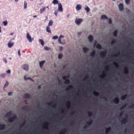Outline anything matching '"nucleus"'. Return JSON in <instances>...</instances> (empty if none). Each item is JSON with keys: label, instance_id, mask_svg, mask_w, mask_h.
Segmentation results:
<instances>
[{"label": "nucleus", "instance_id": "f257e3e1", "mask_svg": "<svg viewBox=\"0 0 134 134\" xmlns=\"http://www.w3.org/2000/svg\"><path fill=\"white\" fill-rule=\"evenodd\" d=\"M64 36L62 35H60L58 39V41L60 43L64 45L66 43L65 40L64 39Z\"/></svg>", "mask_w": 134, "mask_h": 134}, {"label": "nucleus", "instance_id": "f03ea898", "mask_svg": "<svg viewBox=\"0 0 134 134\" xmlns=\"http://www.w3.org/2000/svg\"><path fill=\"white\" fill-rule=\"evenodd\" d=\"M83 19L81 18H77L75 19V23L76 25H79L82 22Z\"/></svg>", "mask_w": 134, "mask_h": 134}, {"label": "nucleus", "instance_id": "7ed1b4c3", "mask_svg": "<svg viewBox=\"0 0 134 134\" xmlns=\"http://www.w3.org/2000/svg\"><path fill=\"white\" fill-rule=\"evenodd\" d=\"M26 37L29 42L30 43L32 42V40H34V39L33 38H31V36L30 35L29 33H27Z\"/></svg>", "mask_w": 134, "mask_h": 134}, {"label": "nucleus", "instance_id": "20e7f679", "mask_svg": "<svg viewBox=\"0 0 134 134\" xmlns=\"http://www.w3.org/2000/svg\"><path fill=\"white\" fill-rule=\"evenodd\" d=\"M58 10L59 11L61 12H63V8L62 4L61 3H59L58 4Z\"/></svg>", "mask_w": 134, "mask_h": 134}, {"label": "nucleus", "instance_id": "39448f33", "mask_svg": "<svg viewBox=\"0 0 134 134\" xmlns=\"http://www.w3.org/2000/svg\"><path fill=\"white\" fill-rule=\"evenodd\" d=\"M82 8L81 5L80 4H76L75 7V9L77 11H79Z\"/></svg>", "mask_w": 134, "mask_h": 134}, {"label": "nucleus", "instance_id": "423d86ee", "mask_svg": "<svg viewBox=\"0 0 134 134\" xmlns=\"http://www.w3.org/2000/svg\"><path fill=\"white\" fill-rule=\"evenodd\" d=\"M22 68L26 71L28 70V66L27 65H24L22 66Z\"/></svg>", "mask_w": 134, "mask_h": 134}, {"label": "nucleus", "instance_id": "0eeeda50", "mask_svg": "<svg viewBox=\"0 0 134 134\" xmlns=\"http://www.w3.org/2000/svg\"><path fill=\"white\" fill-rule=\"evenodd\" d=\"M14 44V42H12L11 41H10L8 42V46L9 48H11L13 46Z\"/></svg>", "mask_w": 134, "mask_h": 134}, {"label": "nucleus", "instance_id": "6e6552de", "mask_svg": "<svg viewBox=\"0 0 134 134\" xmlns=\"http://www.w3.org/2000/svg\"><path fill=\"white\" fill-rule=\"evenodd\" d=\"M118 6L119 10L120 11H121L123 10V5L122 3H120Z\"/></svg>", "mask_w": 134, "mask_h": 134}, {"label": "nucleus", "instance_id": "1a4fd4ad", "mask_svg": "<svg viewBox=\"0 0 134 134\" xmlns=\"http://www.w3.org/2000/svg\"><path fill=\"white\" fill-rule=\"evenodd\" d=\"M101 19L103 20L106 19H108V18L105 15H102L101 16Z\"/></svg>", "mask_w": 134, "mask_h": 134}, {"label": "nucleus", "instance_id": "9d476101", "mask_svg": "<svg viewBox=\"0 0 134 134\" xmlns=\"http://www.w3.org/2000/svg\"><path fill=\"white\" fill-rule=\"evenodd\" d=\"M45 10V7H42V8L40 10V13H42L44 12Z\"/></svg>", "mask_w": 134, "mask_h": 134}, {"label": "nucleus", "instance_id": "9b49d317", "mask_svg": "<svg viewBox=\"0 0 134 134\" xmlns=\"http://www.w3.org/2000/svg\"><path fill=\"white\" fill-rule=\"evenodd\" d=\"M45 62V61H42L39 62L40 66L41 68H42L43 65V64Z\"/></svg>", "mask_w": 134, "mask_h": 134}, {"label": "nucleus", "instance_id": "f8f14e48", "mask_svg": "<svg viewBox=\"0 0 134 134\" xmlns=\"http://www.w3.org/2000/svg\"><path fill=\"white\" fill-rule=\"evenodd\" d=\"M8 22L7 20H5L2 22V23L4 26H5L8 24Z\"/></svg>", "mask_w": 134, "mask_h": 134}, {"label": "nucleus", "instance_id": "ddd939ff", "mask_svg": "<svg viewBox=\"0 0 134 134\" xmlns=\"http://www.w3.org/2000/svg\"><path fill=\"white\" fill-rule=\"evenodd\" d=\"M52 3L54 5L59 4L58 1L57 0H53L52 2Z\"/></svg>", "mask_w": 134, "mask_h": 134}, {"label": "nucleus", "instance_id": "4468645a", "mask_svg": "<svg viewBox=\"0 0 134 134\" xmlns=\"http://www.w3.org/2000/svg\"><path fill=\"white\" fill-rule=\"evenodd\" d=\"M85 9L87 13H88L90 10V8L88 6H86L85 8Z\"/></svg>", "mask_w": 134, "mask_h": 134}, {"label": "nucleus", "instance_id": "2eb2a0df", "mask_svg": "<svg viewBox=\"0 0 134 134\" xmlns=\"http://www.w3.org/2000/svg\"><path fill=\"white\" fill-rule=\"evenodd\" d=\"M46 31L49 33H51V31L49 26H47L46 28Z\"/></svg>", "mask_w": 134, "mask_h": 134}, {"label": "nucleus", "instance_id": "dca6fc26", "mask_svg": "<svg viewBox=\"0 0 134 134\" xmlns=\"http://www.w3.org/2000/svg\"><path fill=\"white\" fill-rule=\"evenodd\" d=\"M9 85V82L7 81H5V83L4 84V87H3V88H4L8 86Z\"/></svg>", "mask_w": 134, "mask_h": 134}, {"label": "nucleus", "instance_id": "f3484780", "mask_svg": "<svg viewBox=\"0 0 134 134\" xmlns=\"http://www.w3.org/2000/svg\"><path fill=\"white\" fill-rule=\"evenodd\" d=\"M39 42H40L42 46H43L44 45V42L43 41L42 39H39Z\"/></svg>", "mask_w": 134, "mask_h": 134}, {"label": "nucleus", "instance_id": "a211bd4d", "mask_svg": "<svg viewBox=\"0 0 134 134\" xmlns=\"http://www.w3.org/2000/svg\"><path fill=\"white\" fill-rule=\"evenodd\" d=\"M53 24V21L52 20H50L49 21L48 24V26H50L52 25Z\"/></svg>", "mask_w": 134, "mask_h": 134}, {"label": "nucleus", "instance_id": "6ab92c4d", "mask_svg": "<svg viewBox=\"0 0 134 134\" xmlns=\"http://www.w3.org/2000/svg\"><path fill=\"white\" fill-rule=\"evenodd\" d=\"M131 0H125V2L127 4H129Z\"/></svg>", "mask_w": 134, "mask_h": 134}, {"label": "nucleus", "instance_id": "aec40b11", "mask_svg": "<svg viewBox=\"0 0 134 134\" xmlns=\"http://www.w3.org/2000/svg\"><path fill=\"white\" fill-rule=\"evenodd\" d=\"M30 95L29 94H26L24 95V98H28L30 97Z\"/></svg>", "mask_w": 134, "mask_h": 134}, {"label": "nucleus", "instance_id": "412c9836", "mask_svg": "<svg viewBox=\"0 0 134 134\" xmlns=\"http://www.w3.org/2000/svg\"><path fill=\"white\" fill-rule=\"evenodd\" d=\"M88 38L90 42H91L93 40V38L92 36L90 35L88 36Z\"/></svg>", "mask_w": 134, "mask_h": 134}, {"label": "nucleus", "instance_id": "4be33fe9", "mask_svg": "<svg viewBox=\"0 0 134 134\" xmlns=\"http://www.w3.org/2000/svg\"><path fill=\"white\" fill-rule=\"evenodd\" d=\"M119 102V100L118 98H116L115 99H114V103H118Z\"/></svg>", "mask_w": 134, "mask_h": 134}, {"label": "nucleus", "instance_id": "5701e85b", "mask_svg": "<svg viewBox=\"0 0 134 134\" xmlns=\"http://www.w3.org/2000/svg\"><path fill=\"white\" fill-rule=\"evenodd\" d=\"M44 49L46 51H48L51 49V48H48L47 46H45L44 47Z\"/></svg>", "mask_w": 134, "mask_h": 134}, {"label": "nucleus", "instance_id": "b1692460", "mask_svg": "<svg viewBox=\"0 0 134 134\" xmlns=\"http://www.w3.org/2000/svg\"><path fill=\"white\" fill-rule=\"evenodd\" d=\"M27 3L25 2H24V9H25L27 8Z\"/></svg>", "mask_w": 134, "mask_h": 134}, {"label": "nucleus", "instance_id": "393cba45", "mask_svg": "<svg viewBox=\"0 0 134 134\" xmlns=\"http://www.w3.org/2000/svg\"><path fill=\"white\" fill-rule=\"evenodd\" d=\"M83 50L84 52H86L88 51V49L86 47H84L83 48Z\"/></svg>", "mask_w": 134, "mask_h": 134}, {"label": "nucleus", "instance_id": "a878e982", "mask_svg": "<svg viewBox=\"0 0 134 134\" xmlns=\"http://www.w3.org/2000/svg\"><path fill=\"white\" fill-rule=\"evenodd\" d=\"M58 37L57 36H54L52 38L54 40H56L58 39Z\"/></svg>", "mask_w": 134, "mask_h": 134}, {"label": "nucleus", "instance_id": "bb28decb", "mask_svg": "<svg viewBox=\"0 0 134 134\" xmlns=\"http://www.w3.org/2000/svg\"><path fill=\"white\" fill-rule=\"evenodd\" d=\"M63 57V55L62 54H60L58 55V58L59 59H61Z\"/></svg>", "mask_w": 134, "mask_h": 134}, {"label": "nucleus", "instance_id": "cd10ccee", "mask_svg": "<svg viewBox=\"0 0 134 134\" xmlns=\"http://www.w3.org/2000/svg\"><path fill=\"white\" fill-rule=\"evenodd\" d=\"M6 72L8 74H10L11 73V71L10 69H8L6 71Z\"/></svg>", "mask_w": 134, "mask_h": 134}, {"label": "nucleus", "instance_id": "c85d7f7f", "mask_svg": "<svg viewBox=\"0 0 134 134\" xmlns=\"http://www.w3.org/2000/svg\"><path fill=\"white\" fill-rule=\"evenodd\" d=\"M112 23V20L110 18L109 19V24H111Z\"/></svg>", "mask_w": 134, "mask_h": 134}, {"label": "nucleus", "instance_id": "c756f323", "mask_svg": "<svg viewBox=\"0 0 134 134\" xmlns=\"http://www.w3.org/2000/svg\"><path fill=\"white\" fill-rule=\"evenodd\" d=\"M96 48L98 49H99L101 48V46L100 45L98 44L96 46Z\"/></svg>", "mask_w": 134, "mask_h": 134}, {"label": "nucleus", "instance_id": "7c9ffc66", "mask_svg": "<svg viewBox=\"0 0 134 134\" xmlns=\"http://www.w3.org/2000/svg\"><path fill=\"white\" fill-rule=\"evenodd\" d=\"M0 76L3 78H4L5 77V75L4 74H2Z\"/></svg>", "mask_w": 134, "mask_h": 134}, {"label": "nucleus", "instance_id": "2f4dec72", "mask_svg": "<svg viewBox=\"0 0 134 134\" xmlns=\"http://www.w3.org/2000/svg\"><path fill=\"white\" fill-rule=\"evenodd\" d=\"M117 32V31H115L114 33V36H116V34Z\"/></svg>", "mask_w": 134, "mask_h": 134}, {"label": "nucleus", "instance_id": "473e14b6", "mask_svg": "<svg viewBox=\"0 0 134 134\" xmlns=\"http://www.w3.org/2000/svg\"><path fill=\"white\" fill-rule=\"evenodd\" d=\"M18 55L19 56H20L21 55V54L20 53V50H19L18 51Z\"/></svg>", "mask_w": 134, "mask_h": 134}, {"label": "nucleus", "instance_id": "72a5a7b5", "mask_svg": "<svg viewBox=\"0 0 134 134\" xmlns=\"http://www.w3.org/2000/svg\"><path fill=\"white\" fill-rule=\"evenodd\" d=\"M59 49L60 50L62 51L63 50V48L62 47L59 46Z\"/></svg>", "mask_w": 134, "mask_h": 134}, {"label": "nucleus", "instance_id": "f704fd0d", "mask_svg": "<svg viewBox=\"0 0 134 134\" xmlns=\"http://www.w3.org/2000/svg\"><path fill=\"white\" fill-rule=\"evenodd\" d=\"M1 128L0 129H3L4 127V125H1Z\"/></svg>", "mask_w": 134, "mask_h": 134}, {"label": "nucleus", "instance_id": "c9c22d12", "mask_svg": "<svg viewBox=\"0 0 134 134\" xmlns=\"http://www.w3.org/2000/svg\"><path fill=\"white\" fill-rule=\"evenodd\" d=\"M55 15L57 16V12H55L54 13Z\"/></svg>", "mask_w": 134, "mask_h": 134}, {"label": "nucleus", "instance_id": "e433bc0d", "mask_svg": "<svg viewBox=\"0 0 134 134\" xmlns=\"http://www.w3.org/2000/svg\"><path fill=\"white\" fill-rule=\"evenodd\" d=\"M27 79H28H28H30L31 81H34V80H32V79H31L29 77H28L27 78Z\"/></svg>", "mask_w": 134, "mask_h": 134}, {"label": "nucleus", "instance_id": "4c0bfd02", "mask_svg": "<svg viewBox=\"0 0 134 134\" xmlns=\"http://www.w3.org/2000/svg\"><path fill=\"white\" fill-rule=\"evenodd\" d=\"M12 93L11 92H10L8 94V95L10 96L11 95V94H12Z\"/></svg>", "mask_w": 134, "mask_h": 134}, {"label": "nucleus", "instance_id": "58836bf2", "mask_svg": "<svg viewBox=\"0 0 134 134\" xmlns=\"http://www.w3.org/2000/svg\"><path fill=\"white\" fill-rule=\"evenodd\" d=\"M81 32H78L77 33V34L78 35H80L81 34Z\"/></svg>", "mask_w": 134, "mask_h": 134}, {"label": "nucleus", "instance_id": "ea45409f", "mask_svg": "<svg viewBox=\"0 0 134 134\" xmlns=\"http://www.w3.org/2000/svg\"><path fill=\"white\" fill-rule=\"evenodd\" d=\"M27 78H26V76H25L24 77V79L25 80H28V79H27Z\"/></svg>", "mask_w": 134, "mask_h": 134}, {"label": "nucleus", "instance_id": "a19ab883", "mask_svg": "<svg viewBox=\"0 0 134 134\" xmlns=\"http://www.w3.org/2000/svg\"><path fill=\"white\" fill-rule=\"evenodd\" d=\"M4 61L5 63H7V61L6 59H5V60H4Z\"/></svg>", "mask_w": 134, "mask_h": 134}, {"label": "nucleus", "instance_id": "79ce46f5", "mask_svg": "<svg viewBox=\"0 0 134 134\" xmlns=\"http://www.w3.org/2000/svg\"><path fill=\"white\" fill-rule=\"evenodd\" d=\"M19 0H15V1L16 2H18Z\"/></svg>", "mask_w": 134, "mask_h": 134}, {"label": "nucleus", "instance_id": "37998d69", "mask_svg": "<svg viewBox=\"0 0 134 134\" xmlns=\"http://www.w3.org/2000/svg\"><path fill=\"white\" fill-rule=\"evenodd\" d=\"M37 15H34L33 16L34 18H36L37 17Z\"/></svg>", "mask_w": 134, "mask_h": 134}, {"label": "nucleus", "instance_id": "c03bdc74", "mask_svg": "<svg viewBox=\"0 0 134 134\" xmlns=\"http://www.w3.org/2000/svg\"><path fill=\"white\" fill-rule=\"evenodd\" d=\"M1 27L0 26V33H1Z\"/></svg>", "mask_w": 134, "mask_h": 134}, {"label": "nucleus", "instance_id": "a18cd8bd", "mask_svg": "<svg viewBox=\"0 0 134 134\" xmlns=\"http://www.w3.org/2000/svg\"><path fill=\"white\" fill-rule=\"evenodd\" d=\"M38 88H40V86H38Z\"/></svg>", "mask_w": 134, "mask_h": 134}, {"label": "nucleus", "instance_id": "49530a36", "mask_svg": "<svg viewBox=\"0 0 134 134\" xmlns=\"http://www.w3.org/2000/svg\"><path fill=\"white\" fill-rule=\"evenodd\" d=\"M63 78L64 79H65V77H63Z\"/></svg>", "mask_w": 134, "mask_h": 134}, {"label": "nucleus", "instance_id": "de8ad7c7", "mask_svg": "<svg viewBox=\"0 0 134 134\" xmlns=\"http://www.w3.org/2000/svg\"><path fill=\"white\" fill-rule=\"evenodd\" d=\"M94 55V54H93V53H92V54H91V55L92 56H93Z\"/></svg>", "mask_w": 134, "mask_h": 134}, {"label": "nucleus", "instance_id": "09e8293b", "mask_svg": "<svg viewBox=\"0 0 134 134\" xmlns=\"http://www.w3.org/2000/svg\"><path fill=\"white\" fill-rule=\"evenodd\" d=\"M30 1H32L34 0H30Z\"/></svg>", "mask_w": 134, "mask_h": 134}, {"label": "nucleus", "instance_id": "8fccbe9b", "mask_svg": "<svg viewBox=\"0 0 134 134\" xmlns=\"http://www.w3.org/2000/svg\"><path fill=\"white\" fill-rule=\"evenodd\" d=\"M46 8H48V10L49 9V8H48V7H46Z\"/></svg>", "mask_w": 134, "mask_h": 134}, {"label": "nucleus", "instance_id": "3c124183", "mask_svg": "<svg viewBox=\"0 0 134 134\" xmlns=\"http://www.w3.org/2000/svg\"><path fill=\"white\" fill-rule=\"evenodd\" d=\"M106 132L107 133V129H106Z\"/></svg>", "mask_w": 134, "mask_h": 134}, {"label": "nucleus", "instance_id": "603ef678", "mask_svg": "<svg viewBox=\"0 0 134 134\" xmlns=\"http://www.w3.org/2000/svg\"><path fill=\"white\" fill-rule=\"evenodd\" d=\"M116 0H112V1H116Z\"/></svg>", "mask_w": 134, "mask_h": 134}, {"label": "nucleus", "instance_id": "864d4df0", "mask_svg": "<svg viewBox=\"0 0 134 134\" xmlns=\"http://www.w3.org/2000/svg\"><path fill=\"white\" fill-rule=\"evenodd\" d=\"M69 15H67V17H68V16H69Z\"/></svg>", "mask_w": 134, "mask_h": 134}, {"label": "nucleus", "instance_id": "5fc2aeb1", "mask_svg": "<svg viewBox=\"0 0 134 134\" xmlns=\"http://www.w3.org/2000/svg\"><path fill=\"white\" fill-rule=\"evenodd\" d=\"M110 130V128H109V129H108V130Z\"/></svg>", "mask_w": 134, "mask_h": 134}, {"label": "nucleus", "instance_id": "6e6d98bb", "mask_svg": "<svg viewBox=\"0 0 134 134\" xmlns=\"http://www.w3.org/2000/svg\"><path fill=\"white\" fill-rule=\"evenodd\" d=\"M13 33H11V35H13Z\"/></svg>", "mask_w": 134, "mask_h": 134}, {"label": "nucleus", "instance_id": "4d7b16f0", "mask_svg": "<svg viewBox=\"0 0 134 134\" xmlns=\"http://www.w3.org/2000/svg\"><path fill=\"white\" fill-rule=\"evenodd\" d=\"M95 46V44L94 43V46Z\"/></svg>", "mask_w": 134, "mask_h": 134}, {"label": "nucleus", "instance_id": "13d9d810", "mask_svg": "<svg viewBox=\"0 0 134 134\" xmlns=\"http://www.w3.org/2000/svg\"><path fill=\"white\" fill-rule=\"evenodd\" d=\"M9 121H10V119H9Z\"/></svg>", "mask_w": 134, "mask_h": 134}]
</instances>
